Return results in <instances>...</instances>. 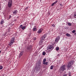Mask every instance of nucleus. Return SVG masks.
Wrapping results in <instances>:
<instances>
[{"instance_id": "9", "label": "nucleus", "mask_w": 76, "mask_h": 76, "mask_svg": "<svg viewBox=\"0 0 76 76\" xmlns=\"http://www.w3.org/2000/svg\"><path fill=\"white\" fill-rule=\"evenodd\" d=\"M20 28H21L23 30H25V28H26V26H23V25H21L20 26Z\"/></svg>"}, {"instance_id": "3", "label": "nucleus", "mask_w": 76, "mask_h": 76, "mask_svg": "<svg viewBox=\"0 0 76 76\" xmlns=\"http://www.w3.org/2000/svg\"><path fill=\"white\" fill-rule=\"evenodd\" d=\"M32 50V46L31 45L29 46L26 49V51L30 53V52H31Z\"/></svg>"}, {"instance_id": "20", "label": "nucleus", "mask_w": 76, "mask_h": 76, "mask_svg": "<svg viewBox=\"0 0 76 76\" xmlns=\"http://www.w3.org/2000/svg\"><path fill=\"white\" fill-rule=\"evenodd\" d=\"M53 68H54V66L53 65H52L50 66V69H53Z\"/></svg>"}, {"instance_id": "38", "label": "nucleus", "mask_w": 76, "mask_h": 76, "mask_svg": "<svg viewBox=\"0 0 76 76\" xmlns=\"http://www.w3.org/2000/svg\"><path fill=\"white\" fill-rule=\"evenodd\" d=\"M15 21H16V20H15Z\"/></svg>"}, {"instance_id": "34", "label": "nucleus", "mask_w": 76, "mask_h": 76, "mask_svg": "<svg viewBox=\"0 0 76 76\" xmlns=\"http://www.w3.org/2000/svg\"><path fill=\"white\" fill-rule=\"evenodd\" d=\"M76 14H75L74 16V17H76Z\"/></svg>"}, {"instance_id": "5", "label": "nucleus", "mask_w": 76, "mask_h": 76, "mask_svg": "<svg viewBox=\"0 0 76 76\" xmlns=\"http://www.w3.org/2000/svg\"><path fill=\"white\" fill-rule=\"evenodd\" d=\"M72 64H73V61H71L70 62H69L67 65V68H68V69H69V68H70L71 66H72Z\"/></svg>"}, {"instance_id": "36", "label": "nucleus", "mask_w": 76, "mask_h": 76, "mask_svg": "<svg viewBox=\"0 0 76 76\" xmlns=\"http://www.w3.org/2000/svg\"><path fill=\"white\" fill-rule=\"evenodd\" d=\"M74 18H76V17H74Z\"/></svg>"}, {"instance_id": "16", "label": "nucleus", "mask_w": 76, "mask_h": 76, "mask_svg": "<svg viewBox=\"0 0 76 76\" xmlns=\"http://www.w3.org/2000/svg\"><path fill=\"white\" fill-rule=\"evenodd\" d=\"M18 13V11L17 10H15L13 12V13L15 15H16Z\"/></svg>"}, {"instance_id": "31", "label": "nucleus", "mask_w": 76, "mask_h": 76, "mask_svg": "<svg viewBox=\"0 0 76 76\" xmlns=\"http://www.w3.org/2000/svg\"><path fill=\"white\" fill-rule=\"evenodd\" d=\"M67 74H64L63 75V76H67Z\"/></svg>"}, {"instance_id": "15", "label": "nucleus", "mask_w": 76, "mask_h": 76, "mask_svg": "<svg viewBox=\"0 0 76 76\" xmlns=\"http://www.w3.org/2000/svg\"><path fill=\"white\" fill-rule=\"evenodd\" d=\"M33 30L34 31H37V28H36V26H35L33 29Z\"/></svg>"}, {"instance_id": "41", "label": "nucleus", "mask_w": 76, "mask_h": 76, "mask_svg": "<svg viewBox=\"0 0 76 76\" xmlns=\"http://www.w3.org/2000/svg\"><path fill=\"white\" fill-rule=\"evenodd\" d=\"M69 69V68H67V69Z\"/></svg>"}, {"instance_id": "2", "label": "nucleus", "mask_w": 76, "mask_h": 76, "mask_svg": "<svg viewBox=\"0 0 76 76\" xmlns=\"http://www.w3.org/2000/svg\"><path fill=\"white\" fill-rule=\"evenodd\" d=\"M46 37H47V35H46V34H45L42 36L41 40H40V42H39L40 44L41 45L42 44V42L44 41V39H45V38H46Z\"/></svg>"}, {"instance_id": "21", "label": "nucleus", "mask_w": 76, "mask_h": 76, "mask_svg": "<svg viewBox=\"0 0 76 76\" xmlns=\"http://www.w3.org/2000/svg\"><path fill=\"white\" fill-rule=\"evenodd\" d=\"M3 23H4V21L3 20H2L1 22V24L2 25Z\"/></svg>"}, {"instance_id": "24", "label": "nucleus", "mask_w": 76, "mask_h": 76, "mask_svg": "<svg viewBox=\"0 0 76 76\" xmlns=\"http://www.w3.org/2000/svg\"><path fill=\"white\" fill-rule=\"evenodd\" d=\"M46 61V58H45L43 60V63H44Z\"/></svg>"}, {"instance_id": "29", "label": "nucleus", "mask_w": 76, "mask_h": 76, "mask_svg": "<svg viewBox=\"0 0 76 76\" xmlns=\"http://www.w3.org/2000/svg\"><path fill=\"white\" fill-rule=\"evenodd\" d=\"M52 26H53V27H55V25H54V24H53L52 25Z\"/></svg>"}, {"instance_id": "32", "label": "nucleus", "mask_w": 76, "mask_h": 76, "mask_svg": "<svg viewBox=\"0 0 76 76\" xmlns=\"http://www.w3.org/2000/svg\"><path fill=\"white\" fill-rule=\"evenodd\" d=\"M28 7H26V10L27 9H28Z\"/></svg>"}, {"instance_id": "12", "label": "nucleus", "mask_w": 76, "mask_h": 76, "mask_svg": "<svg viewBox=\"0 0 76 76\" xmlns=\"http://www.w3.org/2000/svg\"><path fill=\"white\" fill-rule=\"evenodd\" d=\"M58 2V1H56L55 2H54V3H52L51 5V6H54V5H55V4H56V3H57Z\"/></svg>"}, {"instance_id": "40", "label": "nucleus", "mask_w": 76, "mask_h": 76, "mask_svg": "<svg viewBox=\"0 0 76 76\" xmlns=\"http://www.w3.org/2000/svg\"><path fill=\"white\" fill-rule=\"evenodd\" d=\"M19 29H20V28H19Z\"/></svg>"}, {"instance_id": "1", "label": "nucleus", "mask_w": 76, "mask_h": 76, "mask_svg": "<svg viewBox=\"0 0 76 76\" xmlns=\"http://www.w3.org/2000/svg\"><path fill=\"white\" fill-rule=\"evenodd\" d=\"M54 44L50 45L48 47L47 51H48V52H50L54 49Z\"/></svg>"}, {"instance_id": "22", "label": "nucleus", "mask_w": 76, "mask_h": 76, "mask_svg": "<svg viewBox=\"0 0 76 76\" xmlns=\"http://www.w3.org/2000/svg\"><path fill=\"white\" fill-rule=\"evenodd\" d=\"M68 25L69 26H72V23H68Z\"/></svg>"}, {"instance_id": "11", "label": "nucleus", "mask_w": 76, "mask_h": 76, "mask_svg": "<svg viewBox=\"0 0 76 76\" xmlns=\"http://www.w3.org/2000/svg\"><path fill=\"white\" fill-rule=\"evenodd\" d=\"M15 37H12L11 39V40L10 41L12 42H13L14 43V42H15Z\"/></svg>"}, {"instance_id": "18", "label": "nucleus", "mask_w": 76, "mask_h": 76, "mask_svg": "<svg viewBox=\"0 0 76 76\" xmlns=\"http://www.w3.org/2000/svg\"><path fill=\"white\" fill-rule=\"evenodd\" d=\"M66 36H67V37H70V34L68 33H67L66 34Z\"/></svg>"}, {"instance_id": "30", "label": "nucleus", "mask_w": 76, "mask_h": 76, "mask_svg": "<svg viewBox=\"0 0 76 76\" xmlns=\"http://www.w3.org/2000/svg\"><path fill=\"white\" fill-rule=\"evenodd\" d=\"M59 5H60V6H63V4H59Z\"/></svg>"}, {"instance_id": "7", "label": "nucleus", "mask_w": 76, "mask_h": 76, "mask_svg": "<svg viewBox=\"0 0 76 76\" xmlns=\"http://www.w3.org/2000/svg\"><path fill=\"white\" fill-rule=\"evenodd\" d=\"M43 30H44V29L41 28L39 29V30H38L37 33L39 34H41V33H42V31H43Z\"/></svg>"}, {"instance_id": "23", "label": "nucleus", "mask_w": 76, "mask_h": 76, "mask_svg": "<svg viewBox=\"0 0 76 76\" xmlns=\"http://www.w3.org/2000/svg\"><path fill=\"white\" fill-rule=\"evenodd\" d=\"M43 56H45V52H44L42 53Z\"/></svg>"}, {"instance_id": "14", "label": "nucleus", "mask_w": 76, "mask_h": 76, "mask_svg": "<svg viewBox=\"0 0 76 76\" xmlns=\"http://www.w3.org/2000/svg\"><path fill=\"white\" fill-rule=\"evenodd\" d=\"M13 43H14L13 42H12L10 41V42L9 43V44H8V45H10V46L11 47V46H12V45H13Z\"/></svg>"}, {"instance_id": "27", "label": "nucleus", "mask_w": 76, "mask_h": 76, "mask_svg": "<svg viewBox=\"0 0 76 76\" xmlns=\"http://www.w3.org/2000/svg\"><path fill=\"white\" fill-rule=\"evenodd\" d=\"M68 74L69 76H71V75H70V74H71V73L70 72H69Z\"/></svg>"}, {"instance_id": "6", "label": "nucleus", "mask_w": 76, "mask_h": 76, "mask_svg": "<svg viewBox=\"0 0 76 76\" xmlns=\"http://www.w3.org/2000/svg\"><path fill=\"white\" fill-rule=\"evenodd\" d=\"M66 69V65L62 66L60 69L59 71H64Z\"/></svg>"}, {"instance_id": "37", "label": "nucleus", "mask_w": 76, "mask_h": 76, "mask_svg": "<svg viewBox=\"0 0 76 76\" xmlns=\"http://www.w3.org/2000/svg\"><path fill=\"white\" fill-rule=\"evenodd\" d=\"M1 53V51L0 50V54Z\"/></svg>"}, {"instance_id": "17", "label": "nucleus", "mask_w": 76, "mask_h": 76, "mask_svg": "<svg viewBox=\"0 0 76 76\" xmlns=\"http://www.w3.org/2000/svg\"><path fill=\"white\" fill-rule=\"evenodd\" d=\"M39 69H40V68H39L38 67H36L35 68V70H37V71H38V70H39Z\"/></svg>"}, {"instance_id": "39", "label": "nucleus", "mask_w": 76, "mask_h": 76, "mask_svg": "<svg viewBox=\"0 0 76 76\" xmlns=\"http://www.w3.org/2000/svg\"><path fill=\"white\" fill-rule=\"evenodd\" d=\"M0 9H1V8L0 7Z\"/></svg>"}, {"instance_id": "28", "label": "nucleus", "mask_w": 76, "mask_h": 76, "mask_svg": "<svg viewBox=\"0 0 76 76\" xmlns=\"http://www.w3.org/2000/svg\"><path fill=\"white\" fill-rule=\"evenodd\" d=\"M76 32V31H75V30H74L72 31V33H75V32Z\"/></svg>"}, {"instance_id": "13", "label": "nucleus", "mask_w": 76, "mask_h": 76, "mask_svg": "<svg viewBox=\"0 0 76 76\" xmlns=\"http://www.w3.org/2000/svg\"><path fill=\"white\" fill-rule=\"evenodd\" d=\"M23 52L21 51L20 53V55H19V58H20V57L22 55H23Z\"/></svg>"}, {"instance_id": "33", "label": "nucleus", "mask_w": 76, "mask_h": 76, "mask_svg": "<svg viewBox=\"0 0 76 76\" xmlns=\"http://www.w3.org/2000/svg\"><path fill=\"white\" fill-rule=\"evenodd\" d=\"M37 39V38H36V37H35L34 38V40H36V39Z\"/></svg>"}, {"instance_id": "10", "label": "nucleus", "mask_w": 76, "mask_h": 76, "mask_svg": "<svg viewBox=\"0 0 76 76\" xmlns=\"http://www.w3.org/2000/svg\"><path fill=\"white\" fill-rule=\"evenodd\" d=\"M60 40V37H59L58 36L55 40V41L56 42H58V41Z\"/></svg>"}, {"instance_id": "4", "label": "nucleus", "mask_w": 76, "mask_h": 76, "mask_svg": "<svg viewBox=\"0 0 76 76\" xmlns=\"http://www.w3.org/2000/svg\"><path fill=\"white\" fill-rule=\"evenodd\" d=\"M12 0H9L8 2V6L9 8H10L12 7Z\"/></svg>"}, {"instance_id": "35", "label": "nucleus", "mask_w": 76, "mask_h": 76, "mask_svg": "<svg viewBox=\"0 0 76 76\" xmlns=\"http://www.w3.org/2000/svg\"><path fill=\"white\" fill-rule=\"evenodd\" d=\"M74 35H76V33H75L74 34Z\"/></svg>"}, {"instance_id": "25", "label": "nucleus", "mask_w": 76, "mask_h": 76, "mask_svg": "<svg viewBox=\"0 0 76 76\" xmlns=\"http://www.w3.org/2000/svg\"><path fill=\"white\" fill-rule=\"evenodd\" d=\"M1 69H3V66L1 65L0 66V70H1Z\"/></svg>"}, {"instance_id": "8", "label": "nucleus", "mask_w": 76, "mask_h": 76, "mask_svg": "<svg viewBox=\"0 0 76 76\" xmlns=\"http://www.w3.org/2000/svg\"><path fill=\"white\" fill-rule=\"evenodd\" d=\"M36 67H39L40 68L41 67V62H38L36 64Z\"/></svg>"}, {"instance_id": "19", "label": "nucleus", "mask_w": 76, "mask_h": 76, "mask_svg": "<svg viewBox=\"0 0 76 76\" xmlns=\"http://www.w3.org/2000/svg\"><path fill=\"white\" fill-rule=\"evenodd\" d=\"M43 64H46V65H48V62H43Z\"/></svg>"}, {"instance_id": "26", "label": "nucleus", "mask_w": 76, "mask_h": 76, "mask_svg": "<svg viewBox=\"0 0 76 76\" xmlns=\"http://www.w3.org/2000/svg\"><path fill=\"white\" fill-rule=\"evenodd\" d=\"M56 51H58V50H59V48H58V47H56Z\"/></svg>"}]
</instances>
